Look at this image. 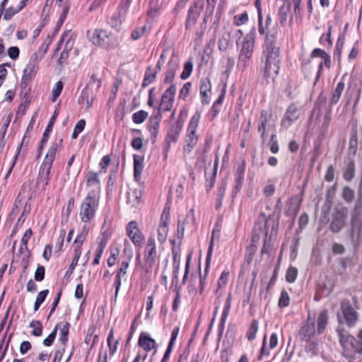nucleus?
I'll list each match as a JSON object with an SVG mask.
<instances>
[{
  "label": "nucleus",
  "instance_id": "49530a36",
  "mask_svg": "<svg viewBox=\"0 0 362 362\" xmlns=\"http://www.w3.org/2000/svg\"><path fill=\"white\" fill-rule=\"evenodd\" d=\"M148 115L147 112L144 110H139L133 114L132 120L136 124H141L146 119Z\"/></svg>",
  "mask_w": 362,
  "mask_h": 362
},
{
  "label": "nucleus",
  "instance_id": "423d86ee",
  "mask_svg": "<svg viewBox=\"0 0 362 362\" xmlns=\"http://www.w3.org/2000/svg\"><path fill=\"white\" fill-rule=\"evenodd\" d=\"M170 242L173 244V253L175 262L170 290L175 293V298L173 304V310L174 311H177L180 305V286L179 284V269L180 255L179 254V252L176 250L175 240H171Z\"/></svg>",
  "mask_w": 362,
  "mask_h": 362
},
{
  "label": "nucleus",
  "instance_id": "9d476101",
  "mask_svg": "<svg viewBox=\"0 0 362 362\" xmlns=\"http://www.w3.org/2000/svg\"><path fill=\"white\" fill-rule=\"evenodd\" d=\"M340 309L343 315L344 321L341 320V316L338 314V321L339 324L345 323L349 327L355 326L358 318V313L352 306L351 302L347 300H343L341 302Z\"/></svg>",
  "mask_w": 362,
  "mask_h": 362
},
{
  "label": "nucleus",
  "instance_id": "58836bf2",
  "mask_svg": "<svg viewBox=\"0 0 362 362\" xmlns=\"http://www.w3.org/2000/svg\"><path fill=\"white\" fill-rule=\"evenodd\" d=\"M156 71L151 69L149 66L146 71L144 78L142 83L143 87H146L153 83L156 79Z\"/></svg>",
  "mask_w": 362,
  "mask_h": 362
},
{
  "label": "nucleus",
  "instance_id": "052dcab7",
  "mask_svg": "<svg viewBox=\"0 0 362 362\" xmlns=\"http://www.w3.org/2000/svg\"><path fill=\"white\" fill-rule=\"evenodd\" d=\"M193 64L192 61H187L185 63L184 70L182 71V80L188 78L192 71Z\"/></svg>",
  "mask_w": 362,
  "mask_h": 362
},
{
  "label": "nucleus",
  "instance_id": "7ed1b4c3",
  "mask_svg": "<svg viewBox=\"0 0 362 362\" xmlns=\"http://www.w3.org/2000/svg\"><path fill=\"white\" fill-rule=\"evenodd\" d=\"M62 139L52 142L42 163L37 178V182L47 186L51 179L50 173L57 152L62 148Z\"/></svg>",
  "mask_w": 362,
  "mask_h": 362
},
{
  "label": "nucleus",
  "instance_id": "7c9ffc66",
  "mask_svg": "<svg viewBox=\"0 0 362 362\" xmlns=\"http://www.w3.org/2000/svg\"><path fill=\"white\" fill-rule=\"evenodd\" d=\"M262 0H255V6L257 11V16H258V31L259 34L264 35L265 29L263 27V16H262Z\"/></svg>",
  "mask_w": 362,
  "mask_h": 362
},
{
  "label": "nucleus",
  "instance_id": "c03bdc74",
  "mask_svg": "<svg viewBox=\"0 0 362 362\" xmlns=\"http://www.w3.org/2000/svg\"><path fill=\"white\" fill-rule=\"evenodd\" d=\"M167 225V222L163 221V223H160V225L158 228V239L160 243L165 240L168 233Z\"/></svg>",
  "mask_w": 362,
  "mask_h": 362
},
{
  "label": "nucleus",
  "instance_id": "0eeeda50",
  "mask_svg": "<svg viewBox=\"0 0 362 362\" xmlns=\"http://www.w3.org/2000/svg\"><path fill=\"white\" fill-rule=\"evenodd\" d=\"M98 198L94 192L88 193L81 205L79 215L82 222L87 223L93 218L98 206Z\"/></svg>",
  "mask_w": 362,
  "mask_h": 362
},
{
  "label": "nucleus",
  "instance_id": "13d9d810",
  "mask_svg": "<svg viewBox=\"0 0 362 362\" xmlns=\"http://www.w3.org/2000/svg\"><path fill=\"white\" fill-rule=\"evenodd\" d=\"M354 353L362 354V329H361L354 342Z\"/></svg>",
  "mask_w": 362,
  "mask_h": 362
},
{
  "label": "nucleus",
  "instance_id": "de8ad7c7",
  "mask_svg": "<svg viewBox=\"0 0 362 362\" xmlns=\"http://www.w3.org/2000/svg\"><path fill=\"white\" fill-rule=\"evenodd\" d=\"M49 291L47 289L43 290L40 291L35 299V305H34V310L37 311L40 307L41 304L45 301Z\"/></svg>",
  "mask_w": 362,
  "mask_h": 362
},
{
  "label": "nucleus",
  "instance_id": "680f3d73",
  "mask_svg": "<svg viewBox=\"0 0 362 362\" xmlns=\"http://www.w3.org/2000/svg\"><path fill=\"white\" fill-rule=\"evenodd\" d=\"M342 197L346 202H350L354 199V191L349 187H345L343 189Z\"/></svg>",
  "mask_w": 362,
  "mask_h": 362
},
{
  "label": "nucleus",
  "instance_id": "6e6552de",
  "mask_svg": "<svg viewBox=\"0 0 362 362\" xmlns=\"http://www.w3.org/2000/svg\"><path fill=\"white\" fill-rule=\"evenodd\" d=\"M42 59V55L39 52H34L30 57L28 63L23 69L21 78V86L22 88L26 87V84L31 81L37 74L38 70V63Z\"/></svg>",
  "mask_w": 362,
  "mask_h": 362
},
{
  "label": "nucleus",
  "instance_id": "c9c22d12",
  "mask_svg": "<svg viewBox=\"0 0 362 362\" xmlns=\"http://www.w3.org/2000/svg\"><path fill=\"white\" fill-rule=\"evenodd\" d=\"M70 324L66 322L60 329L59 341L61 346L66 347L68 341V335L69 332Z\"/></svg>",
  "mask_w": 362,
  "mask_h": 362
},
{
  "label": "nucleus",
  "instance_id": "20e7f679",
  "mask_svg": "<svg viewBox=\"0 0 362 362\" xmlns=\"http://www.w3.org/2000/svg\"><path fill=\"white\" fill-rule=\"evenodd\" d=\"M256 38V29L253 27L245 36L238 56V67L244 69L249 64L254 50Z\"/></svg>",
  "mask_w": 362,
  "mask_h": 362
},
{
  "label": "nucleus",
  "instance_id": "c85d7f7f",
  "mask_svg": "<svg viewBox=\"0 0 362 362\" xmlns=\"http://www.w3.org/2000/svg\"><path fill=\"white\" fill-rule=\"evenodd\" d=\"M144 157L134 155V175L136 180H139L143 170Z\"/></svg>",
  "mask_w": 362,
  "mask_h": 362
},
{
  "label": "nucleus",
  "instance_id": "4c0bfd02",
  "mask_svg": "<svg viewBox=\"0 0 362 362\" xmlns=\"http://www.w3.org/2000/svg\"><path fill=\"white\" fill-rule=\"evenodd\" d=\"M74 257L71 261V264L69 265L66 272V276H71L73 272H74V270L75 269V267H76L77 264H78V259L80 258V256H81V250L80 249H74Z\"/></svg>",
  "mask_w": 362,
  "mask_h": 362
},
{
  "label": "nucleus",
  "instance_id": "338daca9",
  "mask_svg": "<svg viewBox=\"0 0 362 362\" xmlns=\"http://www.w3.org/2000/svg\"><path fill=\"white\" fill-rule=\"evenodd\" d=\"M211 85L209 78L202 79L200 93L211 92Z\"/></svg>",
  "mask_w": 362,
  "mask_h": 362
},
{
  "label": "nucleus",
  "instance_id": "f3484780",
  "mask_svg": "<svg viewBox=\"0 0 362 362\" xmlns=\"http://www.w3.org/2000/svg\"><path fill=\"white\" fill-rule=\"evenodd\" d=\"M127 233L136 246H141L144 240V236L137 228V223L136 221H132L128 223L127 227Z\"/></svg>",
  "mask_w": 362,
  "mask_h": 362
},
{
  "label": "nucleus",
  "instance_id": "69168bd1",
  "mask_svg": "<svg viewBox=\"0 0 362 362\" xmlns=\"http://www.w3.org/2000/svg\"><path fill=\"white\" fill-rule=\"evenodd\" d=\"M19 12V9L16 8H14L13 6H10L8 8L5 10V12L4 13V19L8 21L13 18L14 15L18 13Z\"/></svg>",
  "mask_w": 362,
  "mask_h": 362
},
{
  "label": "nucleus",
  "instance_id": "4468645a",
  "mask_svg": "<svg viewBox=\"0 0 362 362\" xmlns=\"http://www.w3.org/2000/svg\"><path fill=\"white\" fill-rule=\"evenodd\" d=\"M300 117V110L298 107L295 104H291L286 111L284 117L281 121V126L284 129H288L293 122L297 121Z\"/></svg>",
  "mask_w": 362,
  "mask_h": 362
},
{
  "label": "nucleus",
  "instance_id": "3c124183",
  "mask_svg": "<svg viewBox=\"0 0 362 362\" xmlns=\"http://www.w3.org/2000/svg\"><path fill=\"white\" fill-rule=\"evenodd\" d=\"M290 303V298L286 291L283 290L279 299L278 305L280 308L287 307Z\"/></svg>",
  "mask_w": 362,
  "mask_h": 362
},
{
  "label": "nucleus",
  "instance_id": "f704fd0d",
  "mask_svg": "<svg viewBox=\"0 0 362 362\" xmlns=\"http://www.w3.org/2000/svg\"><path fill=\"white\" fill-rule=\"evenodd\" d=\"M268 112L265 110H262L261 112L259 120L260 124L258 126V132L261 134V137L264 139L266 124L268 122Z\"/></svg>",
  "mask_w": 362,
  "mask_h": 362
},
{
  "label": "nucleus",
  "instance_id": "c756f323",
  "mask_svg": "<svg viewBox=\"0 0 362 362\" xmlns=\"http://www.w3.org/2000/svg\"><path fill=\"white\" fill-rule=\"evenodd\" d=\"M307 344L305 346V351L309 357L313 358L318 354V341L315 339L305 341Z\"/></svg>",
  "mask_w": 362,
  "mask_h": 362
},
{
  "label": "nucleus",
  "instance_id": "a878e982",
  "mask_svg": "<svg viewBox=\"0 0 362 362\" xmlns=\"http://www.w3.org/2000/svg\"><path fill=\"white\" fill-rule=\"evenodd\" d=\"M141 192L138 189H130L127 193V202L132 205L133 207H136L141 199Z\"/></svg>",
  "mask_w": 362,
  "mask_h": 362
},
{
  "label": "nucleus",
  "instance_id": "774afa93",
  "mask_svg": "<svg viewBox=\"0 0 362 362\" xmlns=\"http://www.w3.org/2000/svg\"><path fill=\"white\" fill-rule=\"evenodd\" d=\"M122 21H123L119 18L117 15L115 13L110 17V18L108 21V23L112 28L115 29H118L120 25L122 24Z\"/></svg>",
  "mask_w": 362,
  "mask_h": 362
},
{
  "label": "nucleus",
  "instance_id": "e433bc0d",
  "mask_svg": "<svg viewBox=\"0 0 362 362\" xmlns=\"http://www.w3.org/2000/svg\"><path fill=\"white\" fill-rule=\"evenodd\" d=\"M132 0H122L119 4L116 14L118 18L124 21L125 19L126 14L128 11L130 3Z\"/></svg>",
  "mask_w": 362,
  "mask_h": 362
},
{
  "label": "nucleus",
  "instance_id": "1a4fd4ad",
  "mask_svg": "<svg viewBox=\"0 0 362 362\" xmlns=\"http://www.w3.org/2000/svg\"><path fill=\"white\" fill-rule=\"evenodd\" d=\"M337 333L339 339V343L343 349L342 356L346 358H351L354 352V342L356 338L351 335L341 325L337 328Z\"/></svg>",
  "mask_w": 362,
  "mask_h": 362
},
{
  "label": "nucleus",
  "instance_id": "5701e85b",
  "mask_svg": "<svg viewBox=\"0 0 362 362\" xmlns=\"http://www.w3.org/2000/svg\"><path fill=\"white\" fill-rule=\"evenodd\" d=\"M129 262L124 261L121 263V267L117 271V273L115 276V298L117 296L119 291L120 289V286L122 284V276H124L127 274V269L129 267Z\"/></svg>",
  "mask_w": 362,
  "mask_h": 362
},
{
  "label": "nucleus",
  "instance_id": "39448f33",
  "mask_svg": "<svg viewBox=\"0 0 362 362\" xmlns=\"http://www.w3.org/2000/svg\"><path fill=\"white\" fill-rule=\"evenodd\" d=\"M89 40L95 45L109 49L117 47V41L115 35L106 30L96 29L93 32L88 31Z\"/></svg>",
  "mask_w": 362,
  "mask_h": 362
},
{
  "label": "nucleus",
  "instance_id": "9b49d317",
  "mask_svg": "<svg viewBox=\"0 0 362 362\" xmlns=\"http://www.w3.org/2000/svg\"><path fill=\"white\" fill-rule=\"evenodd\" d=\"M201 118V113L197 111L192 117L187 130V137L185 139L186 146L185 151L190 152L197 143L198 136L196 134L199 120Z\"/></svg>",
  "mask_w": 362,
  "mask_h": 362
},
{
  "label": "nucleus",
  "instance_id": "e2e57ef3",
  "mask_svg": "<svg viewBox=\"0 0 362 362\" xmlns=\"http://www.w3.org/2000/svg\"><path fill=\"white\" fill-rule=\"evenodd\" d=\"M343 177L347 181H350L353 179L354 177V165L353 163H349L346 170L344 173Z\"/></svg>",
  "mask_w": 362,
  "mask_h": 362
},
{
  "label": "nucleus",
  "instance_id": "b1692460",
  "mask_svg": "<svg viewBox=\"0 0 362 362\" xmlns=\"http://www.w3.org/2000/svg\"><path fill=\"white\" fill-rule=\"evenodd\" d=\"M95 94L93 89L89 87H86L81 92V95L78 98V103H83L84 101L86 103V107L90 108L93 103Z\"/></svg>",
  "mask_w": 362,
  "mask_h": 362
},
{
  "label": "nucleus",
  "instance_id": "dca6fc26",
  "mask_svg": "<svg viewBox=\"0 0 362 362\" xmlns=\"http://www.w3.org/2000/svg\"><path fill=\"white\" fill-rule=\"evenodd\" d=\"M157 257L156 241L153 237H149L145 248L144 259L148 267H152Z\"/></svg>",
  "mask_w": 362,
  "mask_h": 362
},
{
  "label": "nucleus",
  "instance_id": "5fc2aeb1",
  "mask_svg": "<svg viewBox=\"0 0 362 362\" xmlns=\"http://www.w3.org/2000/svg\"><path fill=\"white\" fill-rule=\"evenodd\" d=\"M85 125H86V122L84 119H80L76 125L74 127V129L72 132V135H71V138L73 139H76L78 134L82 132L83 131L84 128H85Z\"/></svg>",
  "mask_w": 362,
  "mask_h": 362
},
{
  "label": "nucleus",
  "instance_id": "f257e3e1",
  "mask_svg": "<svg viewBox=\"0 0 362 362\" xmlns=\"http://www.w3.org/2000/svg\"><path fill=\"white\" fill-rule=\"evenodd\" d=\"M280 51L277 45L276 32L267 33L264 38L262 56V68L263 76L272 78L279 74L280 69Z\"/></svg>",
  "mask_w": 362,
  "mask_h": 362
},
{
  "label": "nucleus",
  "instance_id": "ea45409f",
  "mask_svg": "<svg viewBox=\"0 0 362 362\" xmlns=\"http://www.w3.org/2000/svg\"><path fill=\"white\" fill-rule=\"evenodd\" d=\"M230 33L229 32H224L218 40V47L221 50L227 49L230 41Z\"/></svg>",
  "mask_w": 362,
  "mask_h": 362
},
{
  "label": "nucleus",
  "instance_id": "37998d69",
  "mask_svg": "<svg viewBox=\"0 0 362 362\" xmlns=\"http://www.w3.org/2000/svg\"><path fill=\"white\" fill-rule=\"evenodd\" d=\"M258 327V322L256 320H252L247 332V337L248 340L252 341L255 339Z\"/></svg>",
  "mask_w": 362,
  "mask_h": 362
},
{
  "label": "nucleus",
  "instance_id": "bf43d9fd",
  "mask_svg": "<svg viewBox=\"0 0 362 362\" xmlns=\"http://www.w3.org/2000/svg\"><path fill=\"white\" fill-rule=\"evenodd\" d=\"M57 328H58V325H56L54 327V328L53 329L52 332L48 335V337L47 338H45L44 339L43 344L45 346H50L53 344V342L56 338Z\"/></svg>",
  "mask_w": 362,
  "mask_h": 362
},
{
  "label": "nucleus",
  "instance_id": "864d4df0",
  "mask_svg": "<svg viewBox=\"0 0 362 362\" xmlns=\"http://www.w3.org/2000/svg\"><path fill=\"white\" fill-rule=\"evenodd\" d=\"M217 0H206V13L204 21H206V18H209L212 16Z\"/></svg>",
  "mask_w": 362,
  "mask_h": 362
},
{
  "label": "nucleus",
  "instance_id": "09e8293b",
  "mask_svg": "<svg viewBox=\"0 0 362 362\" xmlns=\"http://www.w3.org/2000/svg\"><path fill=\"white\" fill-rule=\"evenodd\" d=\"M298 275V269L294 267H289L286 273V281L288 283H293Z\"/></svg>",
  "mask_w": 362,
  "mask_h": 362
},
{
  "label": "nucleus",
  "instance_id": "393cba45",
  "mask_svg": "<svg viewBox=\"0 0 362 362\" xmlns=\"http://www.w3.org/2000/svg\"><path fill=\"white\" fill-rule=\"evenodd\" d=\"M138 343L139 346L142 347L146 351L152 350L156 346L155 340L144 333L141 334Z\"/></svg>",
  "mask_w": 362,
  "mask_h": 362
},
{
  "label": "nucleus",
  "instance_id": "f03ea898",
  "mask_svg": "<svg viewBox=\"0 0 362 362\" xmlns=\"http://www.w3.org/2000/svg\"><path fill=\"white\" fill-rule=\"evenodd\" d=\"M278 223L274 218L267 217L264 214H261L258 221L253 228V235L252 242L259 241L261 235L263 236V247L261 253L269 255L273 248L272 239L277 233Z\"/></svg>",
  "mask_w": 362,
  "mask_h": 362
},
{
  "label": "nucleus",
  "instance_id": "ddd939ff",
  "mask_svg": "<svg viewBox=\"0 0 362 362\" xmlns=\"http://www.w3.org/2000/svg\"><path fill=\"white\" fill-rule=\"evenodd\" d=\"M180 118L181 112L179 113L177 122L175 124L172 125L168 131V134L164 141L163 150V153L165 158L167 157V153L170 147V144L172 142H176L180 136V133L181 131V124H180L179 121Z\"/></svg>",
  "mask_w": 362,
  "mask_h": 362
},
{
  "label": "nucleus",
  "instance_id": "473e14b6",
  "mask_svg": "<svg viewBox=\"0 0 362 362\" xmlns=\"http://www.w3.org/2000/svg\"><path fill=\"white\" fill-rule=\"evenodd\" d=\"M291 10V4H283L279 9V23L281 27H284L286 25L288 13Z\"/></svg>",
  "mask_w": 362,
  "mask_h": 362
},
{
  "label": "nucleus",
  "instance_id": "6ab92c4d",
  "mask_svg": "<svg viewBox=\"0 0 362 362\" xmlns=\"http://www.w3.org/2000/svg\"><path fill=\"white\" fill-rule=\"evenodd\" d=\"M57 116V112L55 111L52 115V117L50 118L49 122L47 126V128L45 129L42 137L41 139L40 143L37 148V152L38 155L37 157H40L41 156L42 149L44 148L45 145L48 141L49 139V134L52 132L54 123L55 122L56 118Z\"/></svg>",
  "mask_w": 362,
  "mask_h": 362
},
{
  "label": "nucleus",
  "instance_id": "2eb2a0df",
  "mask_svg": "<svg viewBox=\"0 0 362 362\" xmlns=\"http://www.w3.org/2000/svg\"><path fill=\"white\" fill-rule=\"evenodd\" d=\"M176 93V87L171 85L163 93L159 105V110L169 111L172 109L174 97Z\"/></svg>",
  "mask_w": 362,
  "mask_h": 362
},
{
  "label": "nucleus",
  "instance_id": "bb28decb",
  "mask_svg": "<svg viewBox=\"0 0 362 362\" xmlns=\"http://www.w3.org/2000/svg\"><path fill=\"white\" fill-rule=\"evenodd\" d=\"M328 322V312L327 310H324L320 312L317 320V332L318 334L323 333Z\"/></svg>",
  "mask_w": 362,
  "mask_h": 362
},
{
  "label": "nucleus",
  "instance_id": "a19ab883",
  "mask_svg": "<svg viewBox=\"0 0 362 362\" xmlns=\"http://www.w3.org/2000/svg\"><path fill=\"white\" fill-rule=\"evenodd\" d=\"M249 20L248 14L247 11H245L240 14H237L233 16V23L236 26H240L245 24Z\"/></svg>",
  "mask_w": 362,
  "mask_h": 362
},
{
  "label": "nucleus",
  "instance_id": "72a5a7b5",
  "mask_svg": "<svg viewBox=\"0 0 362 362\" xmlns=\"http://www.w3.org/2000/svg\"><path fill=\"white\" fill-rule=\"evenodd\" d=\"M86 185L88 187H96L100 188V180L98 178V173L89 171L86 175Z\"/></svg>",
  "mask_w": 362,
  "mask_h": 362
},
{
  "label": "nucleus",
  "instance_id": "4be33fe9",
  "mask_svg": "<svg viewBox=\"0 0 362 362\" xmlns=\"http://www.w3.org/2000/svg\"><path fill=\"white\" fill-rule=\"evenodd\" d=\"M345 217L342 212L337 211L332 215L330 230L334 233L339 232L344 227Z\"/></svg>",
  "mask_w": 362,
  "mask_h": 362
},
{
  "label": "nucleus",
  "instance_id": "603ef678",
  "mask_svg": "<svg viewBox=\"0 0 362 362\" xmlns=\"http://www.w3.org/2000/svg\"><path fill=\"white\" fill-rule=\"evenodd\" d=\"M344 39L339 37L337 39L335 49L334 52V57H337L339 62L340 61L341 59V52L344 47Z\"/></svg>",
  "mask_w": 362,
  "mask_h": 362
},
{
  "label": "nucleus",
  "instance_id": "6e6d98bb",
  "mask_svg": "<svg viewBox=\"0 0 362 362\" xmlns=\"http://www.w3.org/2000/svg\"><path fill=\"white\" fill-rule=\"evenodd\" d=\"M226 185L223 184L218 189V195H217V198L216 200V210H218L222 204V202H223V197H224L225 192H226Z\"/></svg>",
  "mask_w": 362,
  "mask_h": 362
},
{
  "label": "nucleus",
  "instance_id": "aec40b11",
  "mask_svg": "<svg viewBox=\"0 0 362 362\" xmlns=\"http://www.w3.org/2000/svg\"><path fill=\"white\" fill-rule=\"evenodd\" d=\"M245 166L244 162L238 165L235 172V186L233 191V194H236L242 188L244 181Z\"/></svg>",
  "mask_w": 362,
  "mask_h": 362
},
{
  "label": "nucleus",
  "instance_id": "8fccbe9b",
  "mask_svg": "<svg viewBox=\"0 0 362 362\" xmlns=\"http://www.w3.org/2000/svg\"><path fill=\"white\" fill-rule=\"evenodd\" d=\"M60 7L62 8V13L57 22L58 27H60L64 23L69 11L70 5L69 3H64V4L61 5Z\"/></svg>",
  "mask_w": 362,
  "mask_h": 362
},
{
  "label": "nucleus",
  "instance_id": "a211bd4d",
  "mask_svg": "<svg viewBox=\"0 0 362 362\" xmlns=\"http://www.w3.org/2000/svg\"><path fill=\"white\" fill-rule=\"evenodd\" d=\"M202 9V4L199 5L198 3H194L188 11V14L185 21L186 29H190L193 27L197 21Z\"/></svg>",
  "mask_w": 362,
  "mask_h": 362
},
{
  "label": "nucleus",
  "instance_id": "0e129e2a",
  "mask_svg": "<svg viewBox=\"0 0 362 362\" xmlns=\"http://www.w3.org/2000/svg\"><path fill=\"white\" fill-rule=\"evenodd\" d=\"M63 89V83L59 81L57 82L54 88L52 90V101L54 102L57 98L60 95Z\"/></svg>",
  "mask_w": 362,
  "mask_h": 362
},
{
  "label": "nucleus",
  "instance_id": "4d7b16f0",
  "mask_svg": "<svg viewBox=\"0 0 362 362\" xmlns=\"http://www.w3.org/2000/svg\"><path fill=\"white\" fill-rule=\"evenodd\" d=\"M146 27L142 26L137 28L132 31L131 38L134 40L140 39L146 33Z\"/></svg>",
  "mask_w": 362,
  "mask_h": 362
},
{
  "label": "nucleus",
  "instance_id": "79ce46f5",
  "mask_svg": "<svg viewBox=\"0 0 362 362\" xmlns=\"http://www.w3.org/2000/svg\"><path fill=\"white\" fill-rule=\"evenodd\" d=\"M30 327L33 328L31 334L35 337H40L42 334V325L39 320H33L29 325Z\"/></svg>",
  "mask_w": 362,
  "mask_h": 362
},
{
  "label": "nucleus",
  "instance_id": "2f4dec72",
  "mask_svg": "<svg viewBox=\"0 0 362 362\" xmlns=\"http://www.w3.org/2000/svg\"><path fill=\"white\" fill-rule=\"evenodd\" d=\"M11 118H12V114L10 113L7 117L6 122L1 127V132H0V152H1L3 151L4 146L6 144L5 135H6L7 129L9 126V124L11 122Z\"/></svg>",
  "mask_w": 362,
  "mask_h": 362
},
{
  "label": "nucleus",
  "instance_id": "cd10ccee",
  "mask_svg": "<svg viewBox=\"0 0 362 362\" xmlns=\"http://www.w3.org/2000/svg\"><path fill=\"white\" fill-rule=\"evenodd\" d=\"M179 331H180V329H179L178 327H176L173 330L172 334H171V338H170V341L168 343V348H167V349H166V351L165 352V354H164V356H163V358L161 360V362H165L168 359V358H169V356H170V354H171V352L173 351L175 341V340H176V339H177V337L178 336Z\"/></svg>",
  "mask_w": 362,
  "mask_h": 362
},
{
  "label": "nucleus",
  "instance_id": "412c9836",
  "mask_svg": "<svg viewBox=\"0 0 362 362\" xmlns=\"http://www.w3.org/2000/svg\"><path fill=\"white\" fill-rule=\"evenodd\" d=\"M346 76V74H344L342 76L341 81L337 84L336 88L333 90L332 95L329 98V107L334 105L339 102L345 88V83L344 81V79Z\"/></svg>",
  "mask_w": 362,
  "mask_h": 362
},
{
  "label": "nucleus",
  "instance_id": "a18cd8bd",
  "mask_svg": "<svg viewBox=\"0 0 362 362\" xmlns=\"http://www.w3.org/2000/svg\"><path fill=\"white\" fill-rule=\"evenodd\" d=\"M161 119V115L159 112L156 113L155 115H153L149 119V129L158 130L159 125Z\"/></svg>",
  "mask_w": 362,
  "mask_h": 362
},
{
  "label": "nucleus",
  "instance_id": "f8f14e48",
  "mask_svg": "<svg viewBox=\"0 0 362 362\" xmlns=\"http://www.w3.org/2000/svg\"><path fill=\"white\" fill-rule=\"evenodd\" d=\"M317 330L315 329V317L311 316L309 313L307 320L303 323L298 335L302 341H309L315 339Z\"/></svg>",
  "mask_w": 362,
  "mask_h": 362
}]
</instances>
